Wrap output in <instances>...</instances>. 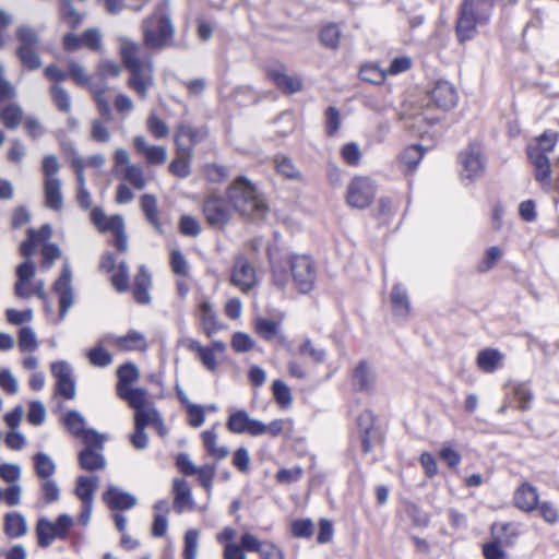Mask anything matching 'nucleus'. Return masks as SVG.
Instances as JSON below:
<instances>
[{
	"label": "nucleus",
	"mask_w": 559,
	"mask_h": 559,
	"mask_svg": "<svg viewBox=\"0 0 559 559\" xmlns=\"http://www.w3.org/2000/svg\"><path fill=\"white\" fill-rule=\"evenodd\" d=\"M122 62L130 73L128 86L141 99H146L148 91L154 85V63L148 57H143L140 43L122 38L120 43Z\"/></svg>",
	"instance_id": "f257e3e1"
},
{
	"label": "nucleus",
	"mask_w": 559,
	"mask_h": 559,
	"mask_svg": "<svg viewBox=\"0 0 559 559\" xmlns=\"http://www.w3.org/2000/svg\"><path fill=\"white\" fill-rule=\"evenodd\" d=\"M226 195L231 207L249 219H261L269 211L257 187L243 176L235 179L228 187Z\"/></svg>",
	"instance_id": "f03ea898"
},
{
	"label": "nucleus",
	"mask_w": 559,
	"mask_h": 559,
	"mask_svg": "<svg viewBox=\"0 0 559 559\" xmlns=\"http://www.w3.org/2000/svg\"><path fill=\"white\" fill-rule=\"evenodd\" d=\"M493 7L495 0H463L455 24L461 44L475 38L479 28L489 24Z\"/></svg>",
	"instance_id": "7ed1b4c3"
},
{
	"label": "nucleus",
	"mask_w": 559,
	"mask_h": 559,
	"mask_svg": "<svg viewBox=\"0 0 559 559\" xmlns=\"http://www.w3.org/2000/svg\"><path fill=\"white\" fill-rule=\"evenodd\" d=\"M143 41L148 49L160 51L173 45L176 27L165 0L142 22Z\"/></svg>",
	"instance_id": "20e7f679"
},
{
	"label": "nucleus",
	"mask_w": 559,
	"mask_h": 559,
	"mask_svg": "<svg viewBox=\"0 0 559 559\" xmlns=\"http://www.w3.org/2000/svg\"><path fill=\"white\" fill-rule=\"evenodd\" d=\"M456 102L457 93L455 87L448 81H438L427 98L424 99L423 110L414 117L415 123L426 121L428 124H432L439 120V117L429 112L431 103L437 108L448 110L454 107Z\"/></svg>",
	"instance_id": "39448f33"
},
{
	"label": "nucleus",
	"mask_w": 559,
	"mask_h": 559,
	"mask_svg": "<svg viewBox=\"0 0 559 559\" xmlns=\"http://www.w3.org/2000/svg\"><path fill=\"white\" fill-rule=\"evenodd\" d=\"M288 262L295 288L300 294L312 292L318 276L312 258L307 254H293Z\"/></svg>",
	"instance_id": "423d86ee"
},
{
	"label": "nucleus",
	"mask_w": 559,
	"mask_h": 559,
	"mask_svg": "<svg viewBox=\"0 0 559 559\" xmlns=\"http://www.w3.org/2000/svg\"><path fill=\"white\" fill-rule=\"evenodd\" d=\"M73 525V519L68 514H61L56 522L47 518H40L36 524V536L39 547L50 546L55 539H64Z\"/></svg>",
	"instance_id": "0eeeda50"
},
{
	"label": "nucleus",
	"mask_w": 559,
	"mask_h": 559,
	"mask_svg": "<svg viewBox=\"0 0 559 559\" xmlns=\"http://www.w3.org/2000/svg\"><path fill=\"white\" fill-rule=\"evenodd\" d=\"M376 195L374 182L364 176L353 178L347 187V204L356 209H365L370 205Z\"/></svg>",
	"instance_id": "6e6552de"
},
{
	"label": "nucleus",
	"mask_w": 559,
	"mask_h": 559,
	"mask_svg": "<svg viewBox=\"0 0 559 559\" xmlns=\"http://www.w3.org/2000/svg\"><path fill=\"white\" fill-rule=\"evenodd\" d=\"M203 214L210 226L223 228L230 222L233 211L226 199L212 194L203 203Z\"/></svg>",
	"instance_id": "1a4fd4ad"
},
{
	"label": "nucleus",
	"mask_w": 559,
	"mask_h": 559,
	"mask_svg": "<svg viewBox=\"0 0 559 559\" xmlns=\"http://www.w3.org/2000/svg\"><path fill=\"white\" fill-rule=\"evenodd\" d=\"M462 166L463 178L474 180L481 176L485 169V160L481 147L478 144H472L465 148L459 156Z\"/></svg>",
	"instance_id": "9d476101"
},
{
	"label": "nucleus",
	"mask_w": 559,
	"mask_h": 559,
	"mask_svg": "<svg viewBox=\"0 0 559 559\" xmlns=\"http://www.w3.org/2000/svg\"><path fill=\"white\" fill-rule=\"evenodd\" d=\"M72 272L68 264H63L59 278L53 284V290L59 295V319L63 320L74 304V294L71 285Z\"/></svg>",
	"instance_id": "9b49d317"
},
{
	"label": "nucleus",
	"mask_w": 559,
	"mask_h": 559,
	"mask_svg": "<svg viewBox=\"0 0 559 559\" xmlns=\"http://www.w3.org/2000/svg\"><path fill=\"white\" fill-rule=\"evenodd\" d=\"M226 426L233 433H248L252 437L261 436L263 430L261 421L251 418L246 411H237L229 415Z\"/></svg>",
	"instance_id": "f8f14e48"
},
{
	"label": "nucleus",
	"mask_w": 559,
	"mask_h": 559,
	"mask_svg": "<svg viewBox=\"0 0 559 559\" xmlns=\"http://www.w3.org/2000/svg\"><path fill=\"white\" fill-rule=\"evenodd\" d=\"M527 156L534 167L535 180L539 182L543 190L549 192L552 190L551 164L547 155H540L536 148H526Z\"/></svg>",
	"instance_id": "ddd939ff"
},
{
	"label": "nucleus",
	"mask_w": 559,
	"mask_h": 559,
	"mask_svg": "<svg viewBox=\"0 0 559 559\" xmlns=\"http://www.w3.org/2000/svg\"><path fill=\"white\" fill-rule=\"evenodd\" d=\"M231 283L243 293L251 290L257 284L255 270L245 257L236 259L233 272Z\"/></svg>",
	"instance_id": "4468645a"
},
{
	"label": "nucleus",
	"mask_w": 559,
	"mask_h": 559,
	"mask_svg": "<svg viewBox=\"0 0 559 559\" xmlns=\"http://www.w3.org/2000/svg\"><path fill=\"white\" fill-rule=\"evenodd\" d=\"M206 136L207 130L205 128H193L188 123H181L176 131L175 144L180 152L192 154V147L187 145L186 141L195 145L204 141Z\"/></svg>",
	"instance_id": "2eb2a0df"
},
{
	"label": "nucleus",
	"mask_w": 559,
	"mask_h": 559,
	"mask_svg": "<svg viewBox=\"0 0 559 559\" xmlns=\"http://www.w3.org/2000/svg\"><path fill=\"white\" fill-rule=\"evenodd\" d=\"M51 373L57 379V392L67 400L75 396V382L72 378V369L66 361L51 364Z\"/></svg>",
	"instance_id": "dca6fc26"
},
{
	"label": "nucleus",
	"mask_w": 559,
	"mask_h": 559,
	"mask_svg": "<svg viewBox=\"0 0 559 559\" xmlns=\"http://www.w3.org/2000/svg\"><path fill=\"white\" fill-rule=\"evenodd\" d=\"M198 319L201 330L207 337H212L215 333L224 329L218 321L217 314L210 301L203 300L198 307Z\"/></svg>",
	"instance_id": "f3484780"
},
{
	"label": "nucleus",
	"mask_w": 559,
	"mask_h": 559,
	"mask_svg": "<svg viewBox=\"0 0 559 559\" xmlns=\"http://www.w3.org/2000/svg\"><path fill=\"white\" fill-rule=\"evenodd\" d=\"M136 152L143 155L150 165H163L166 163L168 153L162 145H151L144 136L138 135L133 139Z\"/></svg>",
	"instance_id": "a211bd4d"
},
{
	"label": "nucleus",
	"mask_w": 559,
	"mask_h": 559,
	"mask_svg": "<svg viewBox=\"0 0 559 559\" xmlns=\"http://www.w3.org/2000/svg\"><path fill=\"white\" fill-rule=\"evenodd\" d=\"M104 501L111 510H129L136 504V498L121 489L110 486L103 495Z\"/></svg>",
	"instance_id": "6ab92c4d"
},
{
	"label": "nucleus",
	"mask_w": 559,
	"mask_h": 559,
	"mask_svg": "<svg viewBox=\"0 0 559 559\" xmlns=\"http://www.w3.org/2000/svg\"><path fill=\"white\" fill-rule=\"evenodd\" d=\"M173 491L175 495L174 509L177 513H182L186 509L194 508L191 489L186 479L176 478L173 484Z\"/></svg>",
	"instance_id": "aec40b11"
},
{
	"label": "nucleus",
	"mask_w": 559,
	"mask_h": 559,
	"mask_svg": "<svg viewBox=\"0 0 559 559\" xmlns=\"http://www.w3.org/2000/svg\"><path fill=\"white\" fill-rule=\"evenodd\" d=\"M376 380L374 369L367 361H360L353 371V385L358 391H370Z\"/></svg>",
	"instance_id": "412c9836"
},
{
	"label": "nucleus",
	"mask_w": 559,
	"mask_h": 559,
	"mask_svg": "<svg viewBox=\"0 0 559 559\" xmlns=\"http://www.w3.org/2000/svg\"><path fill=\"white\" fill-rule=\"evenodd\" d=\"M267 74L275 85L285 93H297L302 87L301 81L297 76L287 74L283 67L272 68Z\"/></svg>",
	"instance_id": "4be33fe9"
},
{
	"label": "nucleus",
	"mask_w": 559,
	"mask_h": 559,
	"mask_svg": "<svg viewBox=\"0 0 559 559\" xmlns=\"http://www.w3.org/2000/svg\"><path fill=\"white\" fill-rule=\"evenodd\" d=\"M183 343L190 352L198 355V358L206 370L211 372L217 370L216 355L213 353L212 348L201 345V343L194 338H187Z\"/></svg>",
	"instance_id": "5701e85b"
},
{
	"label": "nucleus",
	"mask_w": 559,
	"mask_h": 559,
	"mask_svg": "<svg viewBox=\"0 0 559 559\" xmlns=\"http://www.w3.org/2000/svg\"><path fill=\"white\" fill-rule=\"evenodd\" d=\"M504 355L497 348H485L477 355L476 364L477 367L486 372L492 373L500 368Z\"/></svg>",
	"instance_id": "b1692460"
},
{
	"label": "nucleus",
	"mask_w": 559,
	"mask_h": 559,
	"mask_svg": "<svg viewBox=\"0 0 559 559\" xmlns=\"http://www.w3.org/2000/svg\"><path fill=\"white\" fill-rule=\"evenodd\" d=\"M515 506L525 512L533 511L538 503V493L535 487L523 484L514 493Z\"/></svg>",
	"instance_id": "393cba45"
},
{
	"label": "nucleus",
	"mask_w": 559,
	"mask_h": 559,
	"mask_svg": "<svg viewBox=\"0 0 559 559\" xmlns=\"http://www.w3.org/2000/svg\"><path fill=\"white\" fill-rule=\"evenodd\" d=\"M45 205L53 211H60L63 206L61 181L59 179L44 180Z\"/></svg>",
	"instance_id": "a878e982"
},
{
	"label": "nucleus",
	"mask_w": 559,
	"mask_h": 559,
	"mask_svg": "<svg viewBox=\"0 0 559 559\" xmlns=\"http://www.w3.org/2000/svg\"><path fill=\"white\" fill-rule=\"evenodd\" d=\"M151 286V275L147 269L142 265L134 280L133 297L136 302L147 305L151 302V296L148 293Z\"/></svg>",
	"instance_id": "bb28decb"
},
{
	"label": "nucleus",
	"mask_w": 559,
	"mask_h": 559,
	"mask_svg": "<svg viewBox=\"0 0 559 559\" xmlns=\"http://www.w3.org/2000/svg\"><path fill=\"white\" fill-rule=\"evenodd\" d=\"M109 336L111 342L122 350H144L147 347L145 337L138 331H130L124 336Z\"/></svg>",
	"instance_id": "cd10ccee"
},
{
	"label": "nucleus",
	"mask_w": 559,
	"mask_h": 559,
	"mask_svg": "<svg viewBox=\"0 0 559 559\" xmlns=\"http://www.w3.org/2000/svg\"><path fill=\"white\" fill-rule=\"evenodd\" d=\"M79 463L83 469L94 472L105 468L106 459L95 449L83 448L79 453Z\"/></svg>",
	"instance_id": "c85d7f7f"
},
{
	"label": "nucleus",
	"mask_w": 559,
	"mask_h": 559,
	"mask_svg": "<svg viewBox=\"0 0 559 559\" xmlns=\"http://www.w3.org/2000/svg\"><path fill=\"white\" fill-rule=\"evenodd\" d=\"M4 533L10 538L22 537L27 533L25 516L20 512H9L4 516Z\"/></svg>",
	"instance_id": "c756f323"
},
{
	"label": "nucleus",
	"mask_w": 559,
	"mask_h": 559,
	"mask_svg": "<svg viewBox=\"0 0 559 559\" xmlns=\"http://www.w3.org/2000/svg\"><path fill=\"white\" fill-rule=\"evenodd\" d=\"M98 476H79L76 479L75 495L82 501L94 502V493L98 486Z\"/></svg>",
	"instance_id": "7c9ffc66"
},
{
	"label": "nucleus",
	"mask_w": 559,
	"mask_h": 559,
	"mask_svg": "<svg viewBox=\"0 0 559 559\" xmlns=\"http://www.w3.org/2000/svg\"><path fill=\"white\" fill-rule=\"evenodd\" d=\"M105 342H111L110 336L103 337L98 344L86 353L90 364L94 367L105 368L111 365L112 356L103 346Z\"/></svg>",
	"instance_id": "2f4dec72"
},
{
	"label": "nucleus",
	"mask_w": 559,
	"mask_h": 559,
	"mask_svg": "<svg viewBox=\"0 0 559 559\" xmlns=\"http://www.w3.org/2000/svg\"><path fill=\"white\" fill-rule=\"evenodd\" d=\"M23 120V110L16 103H10L7 106L0 105V121L9 130H15Z\"/></svg>",
	"instance_id": "473e14b6"
},
{
	"label": "nucleus",
	"mask_w": 559,
	"mask_h": 559,
	"mask_svg": "<svg viewBox=\"0 0 559 559\" xmlns=\"http://www.w3.org/2000/svg\"><path fill=\"white\" fill-rule=\"evenodd\" d=\"M35 474L40 479H50L57 471V465L51 456L45 452H37L33 456Z\"/></svg>",
	"instance_id": "72a5a7b5"
},
{
	"label": "nucleus",
	"mask_w": 559,
	"mask_h": 559,
	"mask_svg": "<svg viewBox=\"0 0 559 559\" xmlns=\"http://www.w3.org/2000/svg\"><path fill=\"white\" fill-rule=\"evenodd\" d=\"M141 209L148 223L158 231L163 228L158 218L157 199L153 194L145 193L141 197Z\"/></svg>",
	"instance_id": "f704fd0d"
},
{
	"label": "nucleus",
	"mask_w": 559,
	"mask_h": 559,
	"mask_svg": "<svg viewBox=\"0 0 559 559\" xmlns=\"http://www.w3.org/2000/svg\"><path fill=\"white\" fill-rule=\"evenodd\" d=\"M392 309L395 316L405 317L411 310L407 292L401 285L396 284L393 286L390 296Z\"/></svg>",
	"instance_id": "c9c22d12"
},
{
	"label": "nucleus",
	"mask_w": 559,
	"mask_h": 559,
	"mask_svg": "<svg viewBox=\"0 0 559 559\" xmlns=\"http://www.w3.org/2000/svg\"><path fill=\"white\" fill-rule=\"evenodd\" d=\"M117 394L120 399L128 402L134 412L144 408L147 403V392L142 388L130 386L128 389H120V392H117Z\"/></svg>",
	"instance_id": "e433bc0d"
},
{
	"label": "nucleus",
	"mask_w": 559,
	"mask_h": 559,
	"mask_svg": "<svg viewBox=\"0 0 559 559\" xmlns=\"http://www.w3.org/2000/svg\"><path fill=\"white\" fill-rule=\"evenodd\" d=\"M15 38L20 44L16 49L36 48L40 41L38 34L26 24L16 27Z\"/></svg>",
	"instance_id": "4c0bfd02"
},
{
	"label": "nucleus",
	"mask_w": 559,
	"mask_h": 559,
	"mask_svg": "<svg viewBox=\"0 0 559 559\" xmlns=\"http://www.w3.org/2000/svg\"><path fill=\"white\" fill-rule=\"evenodd\" d=\"M176 158L169 164V173L179 178H187L190 173V159L192 154L180 152L176 147Z\"/></svg>",
	"instance_id": "58836bf2"
},
{
	"label": "nucleus",
	"mask_w": 559,
	"mask_h": 559,
	"mask_svg": "<svg viewBox=\"0 0 559 559\" xmlns=\"http://www.w3.org/2000/svg\"><path fill=\"white\" fill-rule=\"evenodd\" d=\"M202 440L207 453L216 460H223L228 455V449L226 447L217 445V433L214 429L203 431Z\"/></svg>",
	"instance_id": "ea45409f"
},
{
	"label": "nucleus",
	"mask_w": 559,
	"mask_h": 559,
	"mask_svg": "<svg viewBox=\"0 0 559 559\" xmlns=\"http://www.w3.org/2000/svg\"><path fill=\"white\" fill-rule=\"evenodd\" d=\"M118 383H117V392H120V389L130 388V383L136 381L140 377V372L138 367L132 362H127L120 366L117 370Z\"/></svg>",
	"instance_id": "a19ab883"
},
{
	"label": "nucleus",
	"mask_w": 559,
	"mask_h": 559,
	"mask_svg": "<svg viewBox=\"0 0 559 559\" xmlns=\"http://www.w3.org/2000/svg\"><path fill=\"white\" fill-rule=\"evenodd\" d=\"M109 229L115 237L114 245L119 251L124 252L128 248V238L124 233L123 217L121 215L111 216V224Z\"/></svg>",
	"instance_id": "79ce46f5"
},
{
	"label": "nucleus",
	"mask_w": 559,
	"mask_h": 559,
	"mask_svg": "<svg viewBox=\"0 0 559 559\" xmlns=\"http://www.w3.org/2000/svg\"><path fill=\"white\" fill-rule=\"evenodd\" d=\"M49 93L53 105L58 108L59 111L69 112L71 110V97L62 86L53 84L50 86Z\"/></svg>",
	"instance_id": "37998d69"
},
{
	"label": "nucleus",
	"mask_w": 559,
	"mask_h": 559,
	"mask_svg": "<svg viewBox=\"0 0 559 559\" xmlns=\"http://www.w3.org/2000/svg\"><path fill=\"white\" fill-rule=\"evenodd\" d=\"M60 13L63 21L73 29L83 21V15L75 10L71 0H61Z\"/></svg>",
	"instance_id": "c03bdc74"
},
{
	"label": "nucleus",
	"mask_w": 559,
	"mask_h": 559,
	"mask_svg": "<svg viewBox=\"0 0 559 559\" xmlns=\"http://www.w3.org/2000/svg\"><path fill=\"white\" fill-rule=\"evenodd\" d=\"M15 55L21 64L27 70H37L43 64L40 57L35 51V48L16 49Z\"/></svg>",
	"instance_id": "a18cd8bd"
},
{
	"label": "nucleus",
	"mask_w": 559,
	"mask_h": 559,
	"mask_svg": "<svg viewBox=\"0 0 559 559\" xmlns=\"http://www.w3.org/2000/svg\"><path fill=\"white\" fill-rule=\"evenodd\" d=\"M274 163L280 175L288 179H300V173L289 157L278 155L275 157Z\"/></svg>",
	"instance_id": "49530a36"
},
{
	"label": "nucleus",
	"mask_w": 559,
	"mask_h": 559,
	"mask_svg": "<svg viewBox=\"0 0 559 559\" xmlns=\"http://www.w3.org/2000/svg\"><path fill=\"white\" fill-rule=\"evenodd\" d=\"M558 136L557 133L546 131L540 136L536 139L535 143H531L527 145V148H536V151L540 155H547V153L551 152L557 143Z\"/></svg>",
	"instance_id": "de8ad7c7"
},
{
	"label": "nucleus",
	"mask_w": 559,
	"mask_h": 559,
	"mask_svg": "<svg viewBox=\"0 0 559 559\" xmlns=\"http://www.w3.org/2000/svg\"><path fill=\"white\" fill-rule=\"evenodd\" d=\"M159 413L154 406L144 407L134 412V426L145 429L159 418Z\"/></svg>",
	"instance_id": "09e8293b"
},
{
	"label": "nucleus",
	"mask_w": 559,
	"mask_h": 559,
	"mask_svg": "<svg viewBox=\"0 0 559 559\" xmlns=\"http://www.w3.org/2000/svg\"><path fill=\"white\" fill-rule=\"evenodd\" d=\"M385 75L382 69L372 63L364 64L359 70L360 79L372 84H381L385 80Z\"/></svg>",
	"instance_id": "8fccbe9b"
},
{
	"label": "nucleus",
	"mask_w": 559,
	"mask_h": 559,
	"mask_svg": "<svg viewBox=\"0 0 559 559\" xmlns=\"http://www.w3.org/2000/svg\"><path fill=\"white\" fill-rule=\"evenodd\" d=\"M278 330V322L265 318H258L255 320V331L263 340L270 341L274 338Z\"/></svg>",
	"instance_id": "3c124183"
},
{
	"label": "nucleus",
	"mask_w": 559,
	"mask_h": 559,
	"mask_svg": "<svg viewBox=\"0 0 559 559\" xmlns=\"http://www.w3.org/2000/svg\"><path fill=\"white\" fill-rule=\"evenodd\" d=\"M105 91L106 88L103 87H92V92L94 94V99L97 105V109L99 115L106 120L111 121L112 120V110L110 107L109 102L105 98Z\"/></svg>",
	"instance_id": "603ef678"
},
{
	"label": "nucleus",
	"mask_w": 559,
	"mask_h": 559,
	"mask_svg": "<svg viewBox=\"0 0 559 559\" xmlns=\"http://www.w3.org/2000/svg\"><path fill=\"white\" fill-rule=\"evenodd\" d=\"M424 156V150L419 145H411L404 150L401 159L407 170H414Z\"/></svg>",
	"instance_id": "864d4df0"
},
{
	"label": "nucleus",
	"mask_w": 559,
	"mask_h": 559,
	"mask_svg": "<svg viewBox=\"0 0 559 559\" xmlns=\"http://www.w3.org/2000/svg\"><path fill=\"white\" fill-rule=\"evenodd\" d=\"M38 347L36 334L31 326H24L19 332V348L21 352H35Z\"/></svg>",
	"instance_id": "5fc2aeb1"
},
{
	"label": "nucleus",
	"mask_w": 559,
	"mask_h": 559,
	"mask_svg": "<svg viewBox=\"0 0 559 559\" xmlns=\"http://www.w3.org/2000/svg\"><path fill=\"white\" fill-rule=\"evenodd\" d=\"M63 424L67 429L74 436H81V433L85 430V419L76 411L68 412L63 417Z\"/></svg>",
	"instance_id": "6e6d98bb"
},
{
	"label": "nucleus",
	"mask_w": 559,
	"mask_h": 559,
	"mask_svg": "<svg viewBox=\"0 0 559 559\" xmlns=\"http://www.w3.org/2000/svg\"><path fill=\"white\" fill-rule=\"evenodd\" d=\"M272 391L275 401L282 407H287L293 402V395L290 389L282 380H275L272 385Z\"/></svg>",
	"instance_id": "4d7b16f0"
},
{
	"label": "nucleus",
	"mask_w": 559,
	"mask_h": 559,
	"mask_svg": "<svg viewBox=\"0 0 559 559\" xmlns=\"http://www.w3.org/2000/svg\"><path fill=\"white\" fill-rule=\"evenodd\" d=\"M341 37L340 28L336 24H329L324 26L320 32L321 43L331 49H335L338 46Z\"/></svg>",
	"instance_id": "13d9d810"
},
{
	"label": "nucleus",
	"mask_w": 559,
	"mask_h": 559,
	"mask_svg": "<svg viewBox=\"0 0 559 559\" xmlns=\"http://www.w3.org/2000/svg\"><path fill=\"white\" fill-rule=\"evenodd\" d=\"M91 139L96 143L106 144L111 139V133L109 129L106 127L104 121L99 119H93L91 121Z\"/></svg>",
	"instance_id": "bf43d9fd"
},
{
	"label": "nucleus",
	"mask_w": 559,
	"mask_h": 559,
	"mask_svg": "<svg viewBox=\"0 0 559 559\" xmlns=\"http://www.w3.org/2000/svg\"><path fill=\"white\" fill-rule=\"evenodd\" d=\"M290 532L297 538H310L314 532L313 522L310 519H299L292 522Z\"/></svg>",
	"instance_id": "052dcab7"
},
{
	"label": "nucleus",
	"mask_w": 559,
	"mask_h": 559,
	"mask_svg": "<svg viewBox=\"0 0 559 559\" xmlns=\"http://www.w3.org/2000/svg\"><path fill=\"white\" fill-rule=\"evenodd\" d=\"M325 118V133L329 136L336 134L341 127V112L334 106H329L324 111Z\"/></svg>",
	"instance_id": "680f3d73"
},
{
	"label": "nucleus",
	"mask_w": 559,
	"mask_h": 559,
	"mask_svg": "<svg viewBox=\"0 0 559 559\" xmlns=\"http://www.w3.org/2000/svg\"><path fill=\"white\" fill-rule=\"evenodd\" d=\"M215 474V466L210 464H205L201 467H198L197 473L194 474L198 475V480L200 485L205 489L209 496L211 495L212 491V485Z\"/></svg>",
	"instance_id": "e2e57ef3"
},
{
	"label": "nucleus",
	"mask_w": 559,
	"mask_h": 559,
	"mask_svg": "<svg viewBox=\"0 0 559 559\" xmlns=\"http://www.w3.org/2000/svg\"><path fill=\"white\" fill-rule=\"evenodd\" d=\"M40 491L46 504H51L60 499V488L53 479H44L40 484Z\"/></svg>",
	"instance_id": "0e129e2a"
},
{
	"label": "nucleus",
	"mask_w": 559,
	"mask_h": 559,
	"mask_svg": "<svg viewBox=\"0 0 559 559\" xmlns=\"http://www.w3.org/2000/svg\"><path fill=\"white\" fill-rule=\"evenodd\" d=\"M341 156L349 166H357L360 163L361 152L356 142H349L342 146Z\"/></svg>",
	"instance_id": "69168bd1"
},
{
	"label": "nucleus",
	"mask_w": 559,
	"mask_h": 559,
	"mask_svg": "<svg viewBox=\"0 0 559 559\" xmlns=\"http://www.w3.org/2000/svg\"><path fill=\"white\" fill-rule=\"evenodd\" d=\"M146 128L156 139H164L169 134L168 126L154 114L147 118Z\"/></svg>",
	"instance_id": "338daca9"
},
{
	"label": "nucleus",
	"mask_w": 559,
	"mask_h": 559,
	"mask_svg": "<svg viewBox=\"0 0 559 559\" xmlns=\"http://www.w3.org/2000/svg\"><path fill=\"white\" fill-rule=\"evenodd\" d=\"M199 533L195 530H188L185 534V559H197Z\"/></svg>",
	"instance_id": "774afa93"
}]
</instances>
